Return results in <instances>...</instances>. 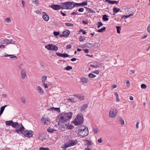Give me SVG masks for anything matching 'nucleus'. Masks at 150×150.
<instances>
[{"label": "nucleus", "mask_w": 150, "mask_h": 150, "mask_svg": "<svg viewBox=\"0 0 150 150\" xmlns=\"http://www.w3.org/2000/svg\"><path fill=\"white\" fill-rule=\"evenodd\" d=\"M114 94L115 95V96H116V98H118L119 97V96H118V93L116 92H115L114 93Z\"/></svg>", "instance_id": "e2e57ef3"}, {"label": "nucleus", "mask_w": 150, "mask_h": 150, "mask_svg": "<svg viewBox=\"0 0 150 150\" xmlns=\"http://www.w3.org/2000/svg\"><path fill=\"white\" fill-rule=\"evenodd\" d=\"M108 16L106 15H104L103 16V20L104 21H108Z\"/></svg>", "instance_id": "cd10ccee"}, {"label": "nucleus", "mask_w": 150, "mask_h": 150, "mask_svg": "<svg viewBox=\"0 0 150 150\" xmlns=\"http://www.w3.org/2000/svg\"><path fill=\"white\" fill-rule=\"evenodd\" d=\"M79 32H82V33L83 35H85L86 33V32L83 29H81L79 31Z\"/></svg>", "instance_id": "a18cd8bd"}, {"label": "nucleus", "mask_w": 150, "mask_h": 150, "mask_svg": "<svg viewBox=\"0 0 150 150\" xmlns=\"http://www.w3.org/2000/svg\"><path fill=\"white\" fill-rule=\"evenodd\" d=\"M47 77L46 76H44L41 78V79L42 84L45 83V81L47 79Z\"/></svg>", "instance_id": "b1692460"}, {"label": "nucleus", "mask_w": 150, "mask_h": 150, "mask_svg": "<svg viewBox=\"0 0 150 150\" xmlns=\"http://www.w3.org/2000/svg\"><path fill=\"white\" fill-rule=\"evenodd\" d=\"M98 24L97 26L98 28H99L100 27L103 25V24L100 22H98Z\"/></svg>", "instance_id": "a19ab883"}, {"label": "nucleus", "mask_w": 150, "mask_h": 150, "mask_svg": "<svg viewBox=\"0 0 150 150\" xmlns=\"http://www.w3.org/2000/svg\"><path fill=\"white\" fill-rule=\"evenodd\" d=\"M49 149L46 148L41 147L39 149V150H48Z\"/></svg>", "instance_id": "09e8293b"}, {"label": "nucleus", "mask_w": 150, "mask_h": 150, "mask_svg": "<svg viewBox=\"0 0 150 150\" xmlns=\"http://www.w3.org/2000/svg\"><path fill=\"white\" fill-rule=\"evenodd\" d=\"M45 48L50 50L57 51L58 50V47L55 45L52 44H49L45 46Z\"/></svg>", "instance_id": "6e6552de"}, {"label": "nucleus", "mask_w": 150, "mask_h": 150, "mask_svg": "<svg viewBox=\"0 0 150 150\" xmlns=\"http://www.w3.org/2000/svg\"><path fill=\"white\" fill-rule=\"evenodd\" d=\"M21 74L22 78L24 79L26 76V74L25 71L22 69L21 70Z\"/></svg>", "instance_id": "f3484780"}, {"label": "nucleus", "mask_w": 150, "mask_h": 150, "mask_svg": "<svg viewBox=\"0 0 150 150\" xmlns=\"http://www.w3.org/2000/svg\"><path fill=\"white\" fill-rule=\"evenodd\" d=\"M56 54L57 56L61 57L62 54L60 53L59 52H57Z\"/></svg>", "instance_id": "338daca9"}, {"label": "nucleus", "mask_w": 150, "mask_h": 150, "mask_svg": "<svg viewBox=\"0 0 150 150\" xmlns=\"http://www.w3.org/2000/svg\"><path fill=\"white\" fill-rule=\"evenodd\" d=\"M76 5L79 6H86L87 5V3L86 1H84L81 3H76Z\"/></svg>", "instance_id": "bb28decb"}, {"label": "nucleus", "mask_w": 150, "mask_h": 150, "mask_svg": "<svg viewBox=\"0 0 150 150\" xmlns=\"http://www.w3.org/2000/svg\"><path fill=\"white\" fill-rule=\"evenodd\" d=\"M21 99L22 102L24 104H25L26 103V98L24 97H22L21 98Z\"/></svg>", "instance_id": "c756f323"}, {"label": "nucleus", "mask_w": 150, "mask_h": 150, "mask_svg": "<svg viewBox=\"0 0 150 150\" xmlns=\"http://www.w3.org/2000/svg\"><path fill=\"white\" fill-rule=\"evenodd\" d=\"M65 24L67 26L72 27L74 25L73 24L69 23H66Z\"/></svg>", "instance_id": "79ce46f5"}, {"label": "nucleus", "mask_w": 150, "mask_h": 150, "mask_svg": "<svg viewBox=\"0 0 150 150\" xmlns=\"http://www.w3.org/2000/svg\"><path fill=\"white\" fill-rule=\"evenodd\" d=\"M105 1L112 4H117V3L118 2V1H112L110 0H105Z\"/></svg>", "instance_id": "4be33fe9"}, {"label": "nucleus", "mask_w": 150, "mask_h": 150, "mask_svg": "<svg viewBox=\"0 0 150 150\" xmlns=\"http://www.w3.org/2000/svg\"><path fill=\"white\" fill-rule=\"evenodd\" d=\"M15 41L12 39L8 40L7 39H4L1 41V43L3 44L7 45L9 44H14Z\"/></svg>", "instance_id": "9b49d317"}, {"label": "nucleus", "mask_w": 150, "mask_h": 150, "mask_svg": "<svg viewBox=\"0 0 150 150\" xmlns=\"http://www.w3.org/2000/svg\"><path fill=\"white\" fill-rule=\"evenodd\" d=\"M117 111L115 108H111L109 111V115L111 118H113L117 115Z\"/></svg>", "instance_id": "0eeeda50"}, {"label": "nucleus", "mask_w": 150, "mask_h": 150, "mask_svg": "<svg viewBox=\"0 0 150 150\" xmlns=\"http://www.w3.org/2000/svg\"><path fill=\"white\" fill-rule=\"evenodd\" d=\"M33 2L36 4H38L39 2V1L38 0H33Z\"/></svg>", "instance_id": "bf43d9fd"}, {"label": "nucleus", "mask_w": 150, "mask_h": 150, "mask_svg": "<svg viewBox=\"0 0 150 150\" xmlns=\"http://www.w3.org/2000/svg\"><path fill=\"white\" fill-rule=\"evenodd\" d=\"M53 34L55 36H57L59 34V33L58 32L54 31L53 32Z\"/></svg>", "instance_id": "49530a36"}, {"label": "nucleus", "mask_w": 150, "mask_h": 150, "mask_svg": "<svg viewBox=\"0 0 150 150\" xmlns=\"http://www.w3.org/2000/svg\"><path fill=\"white\" fill-rule=\"evenodd\" d=\"M92 73L94 74H99V71L97 70L93 71Z\"/></svg>", "instance_id": "de8ad7c7"}, {"label": "nucleus", "mask_w": 150, "mask_h": 150, "mask_svg": "<svg viewBox=\"0 0 150 150\" xmlns=\"http://www.w3.org/2000/svg\"><path fill=\"white\" fill-rule=\"evenodd\" d=\"M70 33V31L68 30H66L62 33L61 36L67 37Z\"/></svg>", "instance_id": "dca6fc26"}, {"label": "nucleus", "mask_w": 150, "mask_h": 150, "mask_svg": "<svg viewBox=\"0 0 150 150\" xmlns=\"http://www.w3.org/2000/svg\"><path fill=\"white\" fill-rule=\"evenodd\" d=\"M5 22L6 23H10L11 22V20L10 18H6L5 20Z\"/></svg>", "instance_id": "4c0bfd02"}, {"label": "nucleus", "mask_w": 150, "mask_h": 150, "mask_svg": "<svg viewBox=\"0 0 150 150\" xmlns=\"http://www.w3.org/2000/svg\"><path fill=\"white\" fill-rule=\"evenodd\" d=\"M78 143V141L76 140H69L66 142L64 145L65 148H67L76 145Z\"/></svg>", "instance_id": "423d86ee"}, {"label": "nucleus", "mask_w": 150, "mask_h": 150, "mask_svg": "<svg viewBox=\"0 0 150 150\" xmlns=\"http://www.w3.org/2000/svg\"><path fill=\"white\" fill-rule=\"evenodd\" d=\"M106 28L104 27L103 28H101V29L98 30V32L99 33H101L103 32L106 29Z\"/></svg>", "instance_id": "72a5a7b5"}, {"label": "nucleus", "mask_w": 150, "mask_h": 150, "mask_svg": "<svg viewBox=\"0 0 150 150\" xmlns=\"http://www.w3.org/2000/svg\"><path fill=\"white\" fill-rule=\"evenodd\" d=\"M83 50H84V52L86 53H88L89 51L87 49H84Z\"/></svg>", "instance_id": "69168bd1"}, {"label": "nucleus", "mask_w": 150, "mask_h": 150, "mask_svg": "<svg viewBox=\"0 0 150 150\" xmlns=\"http://www.w3.org/2000/svg\"><path fill=\"white\" fill-rule=\"evenodd\" d=\"M5 47V46L3 45H0V48L3 49Z\"/></svg>", "instance_id": "0e129e2a"}, {"label": "nucleus", "mask_w": 150, "mask_h": 150, "mask_svg": "<svg viewBox=\"0 0 150 150\" xmlns=\"http://www.w3.org/2000/svg\"><path fill=\"white\" fill-rule=\"evenodd\" d=\"M43 84L44 85V87L45 88H48V85L47 84L44 83H43Z\"/></svg>", "instance_id": "5fc2aeb1"}, {"label": "nucleus", "mask_w": 150, "mask_h": 150, "mask_svg": "<svg viewBox=\"0 0 150 150\" xmlns=\"http://www.w3.org/2000/svg\"><path fill=\"white\" fill-rule=\"evenodd\" d=\"M81 80L82 82L84 83H87L88 81V80L87 78L85 77H83L81 79Z\"/></svg>", "instance_id": "412c9836"}, {"label": "nucleus", "mask_w": 150, "mask_h": 150, "mask_svg": "<svg viewBox=\"0 0 150 150\" xmlns=\"http://www.w3.org/2000/svg\"><path fill=\"white\" fill-rule=\"evenodd\" d=\"M88 107V105L87 104H85L81 106L80 109V112H82L83 111H85V110Z\"/></svg>", "instance_id": "a211bd4d"}, {"label": "nucleus", "mask_w": 150, "mask_h": 150, "mask_svg": "<svg viewBox=\"0 0 150 150\" xmlns=\"http://www.w3.org/2000/svg\"><path fill=\"white\" fill-rule=\"evenodd\" d=\"M14 122L12 120L7 121L5 122L6 124L7 125L11 126L12 127Z\"/></svg>", "instance_id": "6ab92c4d"}, {"label": "nucleus", "mask_w": 150, "mask_h": 150, "mask_svg": "<svg viewBox=\"0 0 150 150\" xmlns=\"http://www.w3.org/2000/svg\"><path fill=\"white\" fill-rule=\"evenodd\" d=\"M98 142L99 143H101L102 142V140L101 138L99 139L98 140Z\"/></svg>", "instance_id": "774afa93"}, {"label": "nucleus", "mask_w": 150, "mask_h": 150, "mask_svg": "<svg viewBox=\"0 0 150 150\" xmlns=\"http://www.w3.org/2000/svg\"><path fill=\"white\" fill-rule=\"evenodd\" d=\"M147 29V31L150 33V23L149 24Z\"/></svg>", "instance_id": "8fccbe9b"}, {"label": "nucleus", "mask_w": 150, "mask_h": 150, "mask_svg": "<svg viewBox=\"0 0 150 150\" xmlns=\"http://www.w3.org/2000/svg\"><path fill=\"white\" fill-rule=\"evenodd\" d=\"M21 133L23 134L26 137H30L32 136L33 134V132L31 130H28L25 128V130Z\"/></svg>", "instance_id": "1a4fd4ad"}, {"label": "nucleus", "mask_w": 150, "mask_h": 150, "mask_svg": "<svg viewBox=\"0 0 150 150\" xmlns=\"http://www.w3.org/2000/svg\"><path fill=\"white\" fill-rule=\"evenodd\" d=\"M88 77L89 78H94L96 77V76L92 73H90L88 75Z\"/></svg>", "instance_id": "473e14b6"}, {"label": "nucleus", "mask_w": 150, "mask_h": 150, "mask_svg": "<svg viewBox=\"0 0 150 150\" xmlns=\"http://www.w3.org/2000/svg\"><path fill=\"white\" fill-rule=\"evenodd\" d=\"M48 110H49L52 111L54 110L58 112H60V109L59 108H55L54 107L50 108Z\"/></svg>", "instance_id": "aec40b11"}, {"label": "nucleus", "mask_w": 150, "mask_h": 150, "mask_svg": "<svg viewBox=\"0 0 150 150\" xmlns=\"http://www.w3.org/2000/svg\"><path fill=\"white\" fill-rule=\"evenodd\" d=\"M118 119L120 122L121 125H123L125 124V122L124 120L122 118L120 117L118 118Z\"/></svg>", "instance_id": "393cba45"}, {"label": "nucleus", "mask_w": 150, "mask_h": 150, "mask_svg": "<svg viewBox=\"0 0 150 150\" xmlns=\"http://www.w3.org/2000/svg\"><path fill=\"white\" fill-rule=\"evenodd\" d=\"M13 127L16 128L15 132L18 134L22 133L25 130V128L22 124H19L17 122H14Z\"/></svg>", "instance_id": "7ed1b4c3"}, {"label": "nucleus", "mask_w": 150, "mask_h": 150, "mask_svg": "<svg viewBox=\"0 0 150 150\" xmlns=\"http://www.w3.org/2000/svg\"><path fill=\"white\" fill-rule=\"evenodd\" d=\"M10 58L11 59H12L13 60H16L18 59V58L16 56L11 57Z\"/></svg>", "instance_id": "ea45409f"}, {"label": "nucleus", "mask_w": 150, "mask_h": 150, "mask_svg": "<svg viewBox=\"0 0 150 150\" xmlns=\"http://www.w3.org/2000/svg\"><path fill=\"white\" fill-rule=\"evenodd\" d=\"M72 67L70 66H67L66 67L65 69L67 70H70V69H72Z\"/></svg>", "instance_id": "c03bdc74"}, {"label": "nucleus", "mask_w": 150, "mask_h": 150, "mask_svg": "<svg viewBox=\"0 0 150 150\" xmlns=\"http://www.w3.org/2000/svg\"><path fill=\"white\" fill-rule=\"evenodd\" d=\"M54 10H59L62 9V6L58 5H52L50 6Z\"/></svg>", "instance_id": "ddd939ff"}, {"label": "nucleus", "mask_w": 150, "mask_h": 150, "mask_svg": "<svg viewBox=\"0 0 150 150\" xmlns=\"http://www.w3.org/2000/svg\"><path fill=\"white\" fill-rule=\"evenodd\" d=\"M133 14H132V13H131L130 14L128 15H127V16H125V15H123V16H122V17H121V18H127L128 17H129L131 16H133Z\"/></svg>", "instance_id": "2f4dec72"}, {"label": "nucleus", "mask_w": 150, "mask_h": 150, "mask_svg": "<svg viewBox=\"0 0 150 150\" xmlns=\"http://www.w3.org/2000/svg\"><path fill=\"white\" fill-rule=\"evenodd\" d=\"M84 9L83 8H80L79 9L78 11L80 12H83V11Z\"/></svg>", "instance_id": "6e6d98bb"}, {"label": "nucleus", "mask_w": 150, "mask_h": 150, "mask_svg": "<svg viewBox=\"0 0 150 150\" xmlns=\"http://www.w3.org/2000/svg\"><path fill=\"white\" fill-rule=\"evenodd\" d=\"M84 150H91V149L89 148V146H87V148H85Z\"/></svg>", "instance_id": "052dcab7"}, {"label": "nucleus", "mask_w": 150, "mask_h": 150, "mask_svg": "<svg viewBox=\"0 0 150 150\" xmlns=\"http://www.w3.org/2000/svg\"><path fill=\"white\" fill-rule=\"evenodd\" d=\"M69 55L66 53L62 54L61 57H69Z\"/></svg>", "instance_id": "58836bf2"}, {"label": "nucleus", "mask_w": 150, "mask_h": 150, "mask_svg": "<svg viewBox=\"0 0 150 150\" xmlns=\"http://www.w3.org/2000/svg\"><path fill=\"white\" fill-rule=\"evenodd\" d=\"M83 121V117L82 115L78 114L74 121V123L75 125H78L82 124Z\"/></svg>", "instance_id": "39448f33"}, {"label": "nucleus", "mask_w": 150, "mask_h": 150, "mask_svg": "<svg viewBox=\"0 0 150 150\" xmlns=\"http://www.w3.org/2000/svg\"><path fill=\"white\" fill-rule=\"evenodd\" d=\"M141 87L142 88L145 89L146 88V86L144 84H142L141 85Z\"/></svg>", "instance_id": "37998d69"}, {"label": "nucleus", "mask_w": 150, "mask_h": 150, "mask_svg": "<svg viewBox=\"0 0 150 150\" xmlns=\"http://www.w3.org/2000/svg\"><path fill=\"white\" fill-rule=\"evenodd\" d=\"M139 122H137L136 123V128L137 129L139 128Z\"/></svg>", "instance_id": "864d4df0"}, {"label": "nucleus", "mask_w": 150, "mask_h": 150, "mask_svg": "<svg viewBox=\"0 0 150 150\" xmlns=\"http://www.w3.org/2000/svg\"><path fill=\"white\" fill-rule=\"evenodd\" d=\"M72 114L71 112L68 113L62 112L59 114L57 117V120L59 121L58 123L60 129H63V127H67L69 120L71 118Z\"/></svg>", "instance_id": "f257e3e1"}, {"label": "nucleus", "mask_w": 150, "mask_h": 150, "mask_svg": "<svg viewBox=\"0 0 150 150\" xmlns=\"http://www.w3.org/2000/svg\"><path fill=\"white\" fill-rule=\"evenodd\" d=\"M62 5V9H70L74 7L76 3L73 2H67L63 3Z\"/></svg>", "instance_id": "20e7f679"}, {"label": "nucleus", "mask_w": 150, "mask_h": 150, "mask_svg": "<svg viewBox=\"0 0 150 150\" xmlns=\"http://www.w3.org/2000/svg\"><path fill=\"white\" fill-rule=\"evenodd\" d=\"M12 49L13 50H17L18 49V47L17 45H15L13 46Z\"/></svg>", "instance_id": "c9c22d12"}, {"label": "nucleus", "mask_w": 150, "mask_h": 150, "mask_svg": "<svg viewBox=\"0 0 150 150\" xmlns=\"http://www.w3.org/2000/svg\"><path fill=\"white\" fill-rule=\"evenodd\" d=\"M47 131L49 132L52 133L53 131H55L54 129H53L49 127L47 129Z\"/></svg>", "instance_id": "f704fd0d"}, {"label": "nucleus", "mask_w": 150, "mask_h": 150, "mask_svg": "<svg viewBox=\"0 0 150 150\" xmlns=\"http://www.w3.org/2000/svg\"><path fill=\"white\" fill-rule=\"evenodd\" d=\"M78 134L82 137L87 136L88 134V128L84 126H81L78 127Z\"/></svg>", "instance_id": "f03ea898"}, {"label": "nucleus", "mask_w": 150, "mask_h": 150, "mask_svg": "<svg viewBox=\"0 0 150 150\" xmlns=\"http://www.w3.org/2000/svg\"><path fill=\"white\" fill-rule=\"evenodd\" d=\"M74 128V126L71 125H69V122L68 123V125H67V127H63V128L65 129L66 128L67 129H71Z\"/></svg>", "instance_id": "5701e85b"}, {"label": "nucleus", "mask_w": 150, "mask_h": 150, "mask_svg": "<svg viewBox=\"0 0 150 150\" xmlns=\"http://www.w3.org/2000/svg\"><path fill=\"white\" fill-rule=\"evenodd\" d=\"M41 120V122L45 125H47L50 123V120L47 117H43Z\"/></svg>", "instance_id": "9d476101"}, {"label": "nucleus", "mask_w": 150, "mask_h": 150, "mask_svg": "<svg viewBox=\"0 0 150 150\" xmlns=\"http://www.w3.org/2000/svg\"><path fill=\"white\" fill-rule=\"evenodd\" d=\"M120 10V9L116 7H114L113 9V11L115 13H116L119 12Z\"/></svg>", "instance_id": "7c9ffc66"}, {"label": "nucleus", "mask_w": 150, "mask_h": 150, "mask_svg": "<svg viewBox=\"0 0 150 150\" xmlns=\"http://www.w3.org/2000/svg\"><path fill=\"white\" fill-rule=\"evenodd\" d=\"M42 18L45 21H48L49 19V16L45 12L42 13Z\"/></svg>", "instance_id": "2eb2a0df"}, {"label": "nucleus", "mask_w": 150, "mask_h": 150, "mask_svg": "<svg viewBox=\"0 0 150 150\" xmlns=\"http://www.w3.org/2000/svg\"><path fill=\"white\" fill-rule=\"evenodd\" d=\"M116 28L117 29V32L118 33H120V32L121 28L120 26H116Z\"/></svg>", "instance_id": "e433bc0d"}, {"label": "nucleus", "mask_w": 150, "mask_h": 150, "mask_svg": "<svg viewBox=\"0 0 150 150\" xmlns=\"http://www.w3.org/2000/svg\"><path fill=\"white\" fill-rule=\"evenodd\" d=\"M79 39V40L81 42V41H83L84 40V39H83V38L81 36H80V37Z\"/></svg>", "instance_id": "603ef678"}, {"label": "nucleus", "mask_w": 150, "mask_h": 150, "mask_svg": "<svg viewBox=\"0 0 150 150\" xmlns=\"http://www.w3.org/2000/svg\"><path fill=\"white\" fill-rule=\"evenodd\" d=\"M86 144L88 145L87 146H89L92 145L93 144V143L91 142V141L86 140Z\"/></svg>", "instance_id": "c85d7f7f"}, {"label": "nucleus", "mask_w": 150, "mask_h": 150, "mask_svg": "<svg viewBox=\"0 0 150 150\" xmlns=\"http://www.w3.org/2000/svg\"><path fill=\"white\" fill-rule=\"evenodd\" d=\"M7 106V105H5L4 106H3L1 108L0 111V116H1V114L3 113L5 107Z\"/></svg>", "instance_id": "a878e982"}, {"label": "nucleus", "mask_w": 150, "mask_h": 150, "mask_svg": "<svg viewBox=\"0 0 150 150\" xmlns=\"http://www.w3.org/2000/svg\"><path fill=\"white\" fill-rule=\"evenodd\" d=\"M98 129L97 128H94L93 129V130L94 131V132L95 134H97L98 131Z\"/></svg>", "instance_id": "3c124183"}, {"label": "nucleus", "mask_w": 150, "mask_h": 150, "mask_svg": "<svg viewBox=\"0 0 150 150\" xmlns=\"http://www.w3.org/2000/svg\"><path fill=\"white\" fill-rule=\"evenodd\" d=\"M117 87V86L116 84H114L112 85L111 86V88L112 89H114L116 88Z\"/></svg>", "instance_id": "13d9d810"}, {"label": "nucleus", "mask_w": 150, "mask_h": 150, "mask_svg": "<svg viewBox=\"0 0 150 150\" xmlns=\"http://www.w3.org/2000/svg\"><path fill=\"white\" fill-rule=\"evenodd\" d=\"M21 3L22 5H23V8H24L25 7V2L23 0H22L21 1Z\"/></svg>", "instance_id": "680f3d73"}, {"label": "nucleus", "mask_w": 150, "mask_h": 150, "mask_svg": "<svg viewBox=\"0 0 150 150\" xmlns=\"http://www.w3.org/2000/svg\"><path fill=\"white\" fill-rule=\"evenodd\" d=\"M82 23L84 24L87 25L88 24V21H83Z\"/></svg>", "instance_id": "4d7b16f0"}, {"label": "nucleus", "mask_w": 150, "mask_h": 150, "mask_svg": "<svg viewBox=\"0 0 150 150\" xmlns=\"http://www.w3.org/2000/svg\"><path fill=\"white\" fill-rule=\"evenodd\" d=\"M87 46L88 47L91 48H97L98 46H99V43L95 42L94 44H91L90 43H88L87 44Z\"/></svg>", "instance_id": "f8f14e48"}, {"label": "nucleus", "mask_w": 150, "mask_h": 150, "mask_svg": "<svg viewBox=\"0 0 150 150\" xmlns=\"http://www.w3.org/2000/svg\"><path fill=\"white\" fill-rule=\"evenodd\" d=\"M37 90L38 93L41 95L44 94V91L43 89L40 86H38L37 87Z\"/></svg>", "instance_id": "4468645a"}]
</instances>
